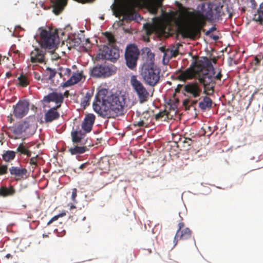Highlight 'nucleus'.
I'll return each mask as SVG.
<instances>
[{"label": "nucleus", "mask_w": 263, "mask_h": 263, "mask_svg": "<svg viewBox=\"0 0 263 263\" xmlns=\"http://www.w3.org/2000/svg\"><path fill=\"white\" fill-rule=\"evenodd\" d=\"M124 96L112 92L103 100L101 105L92 103L93 110L103 118H109L124 114L125 106Z\"/></svg>", "instance_id": "nucleus-1"}, {"label": "nucleus", "mask_w": 263, "mask_h": 263, "mask_svg": "<svg viewBox=\"0 0 263 263\" xmlns=\"http://www.w3.org/2000/svg\"><path fill=\"white\" fill-rule=\"evenodd\" d=\"M222 77L221 72L219 71L216 74L215 68H214L213 74L211 76V79L208 80L205 77L199 84L197 81H192L184 85L179 84L178 87H182L183 91L190 94L194 98L199 97L202 93L206 95H213L216 86L215 80H220Z\"/></svg>", "instance_id": "nucleus-2"}, {"label": "nucleus", "mask_w": 263, "mask_h": 263, "mask_svg": "<svg viewBox=\"0 0 263 263\" xmlns=\"http://www.w3.org/2000/svg\"><path fill=\"white\" fill-rule=\"evenodd\" d=\"M141 54L146 57L142 65L141 76L146 84L154 87L160 81V69L155 64V54L148 47L143 48Z\"/></svg>", "instance_id": "nucleus-3"}, {"label": "nucleus", "mask_w": 263, "mask_h": 263, "mask_svg": "<svg viewBox=\"0 0 263 263\" xmlns=\"http://www.w3.org/2000/svg\"><path fill=\"white\" fill-rule=\"evenodd\" d=\"M34 39L44 49H54L58 44V36L53 32L43 27H39Z\"/></svg>", "instance_id": "nucleus-4"}, {"label": "nucleus", "mask_w": 263, "mask_h": 263, "mask_svg": "<svg viewBox=\"0 0 263 263\" xmlns=\"http://www.w3.org/2000/svg\"><path fill=\"white\" fill-rule=\"evenodd\" d=\"M36 123L34 116H30L24 121L9 126L8 129L16 135H21L23 133L29 135L33 134L36 127Z\"/></svg>", "instance_id": "nucleus-5"}, {"label": "nucleus", "mask_w": 263, "mask_h": 263, "mask_svg": "<svg viewBox=\"0 0 263 263\" xmlns=\"http://www.w3.org/2000/svg\"><path fill=\"white\" fill-rule=\"evenodd\" d=\"M139 54L140 51L136 44H129L127 45L124 57L126 65L128 68L131 70L136 68Z\"/></svg>", "instance_id": "nucleus-6"}, {"label": "nucleus", "mask_w": 263, "mask_h": 263, "mask_svg": "<svg viewBox=\"0 0 263 263\" xmlns=\"http://www.w3.org/2000/svg\"><path fill=\"white\" fill-rule=\"evenodd\" d=\"M201 65L198 68L196 73V79L199 84L206 77L207 80L211 79V77L213 74L214 68L211 61L207 57H204L203 60L201 61Z\"/></svg>", "instance_id": "nucleus-7"}, {"label": "nucleus", "mask_w": 263, "mask_h": 263, "mask_svg": "<svg viewBox=\"0 0 263 263\" xmlns=\"http://www.w3.org/2000/svg\"><path fill=\"white\" fill-rule=\"evenodd\" d=\"M96 56V60H107L112 62H115L119 58V49L117 47L108 44L103 45L102 49Z\"/></svg>", "instance_id": "nucleus-8"}, {"label": "nucleus", "mask_w": 263, "mask_h": 263, "mask_svg": "<svg viewBox=\"0 0 263 263\" xmlns=\"http://www.w3.org/2000/svg\"><path fill=\"white\" fill-rule=\"evenodd\" d=\"M116 72V68L112 64H97L90 71V75L95 78H106Z\"/></svg>", "instance_id": "nucleus-9"}, {"label": "nucleus", "mask_w": 263, "mask_h": 263, "mask_svg": "<svg viewBox=\"0 0 263 263\" xmlns=\"http://www.w3.org/2000/svg\"><path fill=\"white\" fill-rule=\"evenodd\" d=\"M130 84L137 95L140 104L147 102L149 97V92L142 83L137 79L136 76H131Z\"/></svg>", "instance_id": "nucleus-10"}, {"label": "nucleus", "mask_w": 263, "mask_h": 263, "mask_svg": "<svg viewBox=\"0 0 263 263\" xmlns=\"http://www.w3.org/2000/svg\"><path fill=\"white\" fill-rule=\"evenodd\" d=\"M221 9L219 6L210 3L208 5L206 9H205L203 4L201 7L202 14L210 21L212 22L219 19Z\"/></svg>", "instance_id": "nucleus-11"}, {"label": "nucleus", "mask_w": 263, "mask_h": 263, "mask_svg": "<svg viewBox=\"0 0 263 263\" xmlns=\"http://www.w3.org/2000/svg\"><path fill=\"white\" fill-rule=\"evenodd\" d=\"M49 89L53 90V89L50 87ZM64 100V95L60 92L57 91H52L48 93V95L44 96L41 102L43 105V107H45V103H49L50 102H54L57 105L55 106L60 107L62 104L63 103Z\"/></svg>", "instance_id": "nucleus-12"}, {"label": "nucleus", "mask_w": 263, "mask_h": 263, "mask_svg": "<svg viewBox=\"0 0 263 263\" xmlns=\"http://www.w3.org/2000/svg\"><path fill=\"white\" fill-rule=\"evenodd\" d=\"M30 103L28 100H20L13 106V115L17 119H22L27 115L29 110Z\"/></svg>", "instance_id": "nucleus-13"}, {"label": "nucleus", "mask_w": 263, "mask_h": 263, "mask_svg": "<svg viewBox=\"0 0 263 263\" xmlns=\"http://www.w3.org/2000/svg\"><path fill=\"white\" fill-rule=\"evenodd\" d=\"M136 4L135 2L132 0H128L124 6V9L126 14L123 16V18L127 21H137L139 18L141 20V16L138 13H135L133 15H130L135 11Z\"/></svg>", "instance_id": "nucleus-14"}, {"label": "nucleus", "mask_w": 263, "mask_h": 263, "mask_svg": "<svg viewBox=\"0 0 263 263\" xmlns=\"http://www.w3.org/2000/svg\"><path fill=\"white\" fill-rule=\"evenodd\" d=\"M96 117L93 114H87L83 120L81 125L82 129L85 133H90L94 124Z\"/></svg>", "instance_id": "nucleus-15"}, {"label": "nucleus", "mask_w": 263, "mask_h": 263, "mask_svg": "<svg viewBox=\"0 0 263 263\" xmlns=\"http://www.w3.org/2000/svg\"><path fill=\"white\" fill-rule=\"evenodd\" d=\"M59 108L57 106H53L45 112L44 119L46 123H50L60 118V113L57 111Z\"/></svg>", "instance_id": "nucleus-16"}, {"label": "nucleus", "mask_w": 263, "mask_h": 263, "mask_svg": "<svg viewBox=\"0 0 263 263\" xmlns=\"http://www.w3.org/2000/svg\"><path fill=\"white\" fill-rule=\"evenodd\" d=\"M45 51L36 48L34 51L30 53V59L32 63H43L45 62Z\"/></svg>", "instance_id": "nucleus-17"}, {"label": "nucleus", "mask_w": 263, "mask_h": 263, "mask_svg": "<svg viewBox=\"0 0 263 263\" xmlns=\"http://www.w3.org/2000/svg\"><path fill=\"white\" fill-rule=\"evenodd\" d=\"M112 92L109 91L108 89L102 88L100 89L95 96L93 103H96L99 106L101 105L103 100L105 99Z\"/></svg>", "instance_id": "nucleus-18"}, {"label": "nucleus", "mask_w": 263, "mask_h": 263, "mask_svg": "<svg viewBox=\"0 0 263 263\" xmlns=\"http://www.w3.org/2000/svg\"><path fill=\"white\" fill-rule=\"evenodd\" d=\"M53 8V12L56 15L60 14L67 4V0H50Z\"/></svg>", "instance_id": "nucleus-19"}, {"label": "nucleus", "mask_w": 263, "mask_h": 263, "mask_svg": "<svg viewBox=\"0 0 263 263\" xmlns=\"http://www.w3.org/2000/svg\"><path fill=\"white\" fill-rule=\"evenodd\" d=\"M9 170L12 176L18 178H23L27 173V169L21 166H11Z\"/></svg>", "instance_id": "nucleus-20"}, {"label": "nucleus", "mask_w": 263, "mask_h": 263, "mask_svg": "<svg viewBox=\"0 0 263 263\" xmlns=\"http://www.w3.org/2000/svg\"><path fill=\"white\" fill-rule=\"evenodd\" d=\"M205 95L198 104L199 107L203 111L211 109L213 103L212 100L209 97L210 95Z\"/></svg>", "instance_id": "nucleus-21"}, {"label": "nucleus", "mask_w": 263, "mask_h": 263, "mask_svg": "<svg viewBox=\"0 0 263 263\" xmlns=\"http://www.w3.org/2000/svg\"><path fill=\"white\" fill-rule=\"evenodd\" d=\"M88 149L86 146L74 145L68 149V152L71 155L82 154L85 153Z\"/></svg>", "instance_id": "nucleus-22"}, {"label": "nucleus", "mask_w": 263, "mask_h": 263, "mask_svg": "<svg viewBox=\"0 0 263 263\" xmlns=\"http://www.w3.org/2000/svg\"><path fill=\"white\" fill-rule=\"evenodd\" d=\"M68 40L69 44L75 47L79 46L82 42L81 37L76 34L68 35Z\"/></svg>", "instance_id": "nucleus-23"}, {"label": "nucleus", "mask_w": 263, "mask_h": 263, "mask_svg": "<svg viewBox=\"0 0 263 263\" xmlns=\"http://www.w3.org/2000/svg\"><path fill=\"white\" fill-rule=\"evenodd\" d=\"M15 192V191L13 186H11L9 187L2 186L0 188V196L4 197L12 196Z\"/></svg>", "instance_id": "nucleus-24"}, {"label": "nucleus", "mask_w": 263, "mask_h": 263, "mask_svg": "<svg viewBox=\"0 0 263 263\" xmlns=\"http://www.w3.org/2000/svg\"><path fill=\"white\" fill-rule=\"evenodd\" d=\"M94 90L93 89L87 91L81 102V106L83 108H85L86 106L89 105V100L93 95Z\"/></svg>", "instance_id": "nucleus-25"}, {"label": "nucleus", "mask_w": 263, "mask_h": 263, "mask_svg": "<svg viewBox=\"0 0 263 263\" xmlns=\"http://www.w3.org/2000/svg\"><path fill=\"white\" fill-rule=\"evenodd\" d=\"M18 84L22 87L27 86L29 83L28 76L26 74L22 73L17 78Z\"/></svg>", "instance_id": "nucleus-26"}, {"label": "nucleus", "mask_w": 263, "mask_h": 263, "mask_svg": "<svg viewBox=\"0 0 263 263\" xmlns=\"http://www.w3.org/2000/svg\"><path fill=\"white\" fill-rule=\"evenodd\" d=\"M257 16L255 15V20L256 21L258 22L260 24L263 25V2L259 5V8L257 10Z\"/></svg>", "instance_id": "nucleus-27"}, {"label": "nucleus", "mask_w": 263, "mask_h": 263, "mask_svg": "<svg viewBox=\"0 0 263 263\" xmlns=\"http://www.w3.org/2000/svg\"><path fill=\"white\" fill-rule=\"evenodd\" d=\"M15 152L13 151H7L2 155L3 159L6 162H9L14 159Z\"/></svg>", "instance_id": "nucleus-28"}, {"label": "nucleus", "mask_w": 263, "mask_h": 263, "mask_svg": "<svg viewBox=\"0 0 263 263\" xmlns=\"http://www.w3.org/2000/svg\"><path fill=\"white\" fill-rule=\"evenodd\" d=\"M77 133V132H71V136L72 142L73 143L77 144H80L81 145L85 144V143L83 142V139L84 138L79 136V135H78Z\"/></svg>", "instance_id": "nucleus-29"}, {"label": "nucleus", "mask_w": 263, "mask_h": 263, "mask_svg": "<svg viewBox=\"0 0 263 263\" xmlns=\"http://www.w3.org/2000/svg\"><path fill=\"white\" fill-rule=\"evenodd\" d=\"M191 236V231L190 229L186 228L181 231L180 238L182 239H187Z\"/></svg>", "instance_id": "nucleus-30"}, {"label": "nucleus", "mask_w": 263, "mask_h": 263, "mask_svg": "<svg viewBox=\"0 0 263 263\" xmlns=\"http://www.w3.org/2000/svg\"><path fill=\"white\" fill-rule=\"evenodd\" d=\"M261 55L256 56L254 58V59L251 62V64L252 65V66H255V67L253 68L254 70H256V67L259 65L261 60Z\"/></svg>", "instance_id": "nucleus-31"}, {"label": "nucleus", "mask_w": 263, "mask_h": 263, "mask_svg": "<svg viewBox=\"0 0 263 263\" xmlns=\"http://www.w3.org/2000/svg\"><path fill=\"white\" fill-rule=\"evenodd\" d=\"M46 70L49 72V76L47 79L49 80H52L57 73V71L55 69H52L50 67H47L46 68Z\"/></svg>", "instance_id": "nucleus-32"}, {"label": "nucleus", "mask_w": 263, "mask_h": 263, "mask_svg": "<svg viewBox=\"0 0 263 263\" xmlns=\"http://www.w3.org/2000/svg\"><path fill=\"white\" fill-rule=\"evenodd\" d=\"M75 84L79 83L81 80V74L80 73H73L71 77Z\"/></svg>", "instance_id": "nucleus-33"}, {"label": "nucleus", "mask_w": 263, "mask_h": 263, "mask_svg": "<svg viewBox=\"0 0 263 263\" xmlns=\"http://www.w3.org/2000/svg\"><path fill=\"white\" fill-rule=\"evenodd\" d=\"M75 84L74 81H73L72 79L70 78L68 80H67L65 83H63L62 86L63 87H67L69 86H71Z\"/></svg>", "instance_id": "nucleus-34"}, {"label": "nucleus", "mask_w": 263, "mask_h": 263, "mask_svg": "<svg viewBox=\"0 0 263 263\" xmlns=\"http://www.w3.org/2000/svg\"><path fill=\"white\" fill-rule=\"evenodd\" d=\"M7 165L0 164V175L5 174L7 173Z\"/></svg>", "instance_id": "nucleus-35"}, {"label": "nucleus", "mask_w": 263, "mask_h": 263, "mask_svg": "<svg viewBox=\"0 0 263 263\" xmlns=\"http://www.w3.org/2000/svg\"><path fill=\"white\" fill-rule=\"evenodd\" d=\"M172 52V51H169V50L165 51L163 53V58H168V60H169L170 58L173 57V53H171Z\"/></svg>", "instance_id": "nucleus-36"}, {"label": "nucleus", "mask_w": 263, "mask_h": 263, "mask_svg": "<svg viewBox=\"0 0 263 263\" xmlns=\"http://www.w3.org/2000/svg\"><path fill=\"white\" fill-rule=\"evenodd\" d=\"M17 151L22 154H24L26 152V148L23 143H21L17 148Z\"/></svg>", "instance_id": "nucleus-37"}, {"label": "nucleus", "mask_w": 263, "mask_h": 263, "mask_svg": "<svg viewBox=\"0 0 263 263\" xmlns=\"http://www.w3.org/2000/svg\"><path fill=\"white\" fill-rule=\"evenodd\" d=\"M66 215V212H63L57 215H55L54 216H53L52 218H51V221H55L57 220H58V219L59 218V217H62Z\"/></svg>", "instance_id": "nucleus-38"}, {"label": "nucleus", "mask_w": 263, "mask_h": 263, "mask_svg": "<svg viewBox=\"0 0 263 263\" xmlns=\"http://www.w3.org/2000/svg\"><path fill=\"white\" fill-rule=\"evenodd\" d=\"M72 132H77V134L78 135H79V136L82 137L83 138H84V137L85 136V134L86 133L84 130L82 131L81 130H78V129H76V130L73 129Z\"/></svg>", "instance_id": "nucleus-39"}, {"label": "nucleus", "mask_w": 263, "mask_h": 263, "mask_svg": "<svg viewBox=\"0 0 263 263\" xmlns=\"http://www.w3.org/2000/svg\"><path fill=\"white\" fill-rule=\"evenodd\" d=\"M60 70H63V72L64 75L69 76L71 72V69L68 68H60Z\"/></svg>", "instance_id": "nucleus-40"}, {"label": "nucleus", "mask_w": 263, "mask_h": 263, "mask_svg": "<svg viewBox=\"0 0 263 263\" xmlns=\"http://www.w3.org/2000/svg\"><path fill=\"white\" fill-rule=\"evenodd\" d=\"M77 190L76 188H73L72 190V194H71V200L73 201H76V198L77 197Z\"/></svg>", "instance_id": "nucleus-41"}, {"label": "nucleus", "mask_w": 263, "mask_h": 263, "mask_svg": "<svg viewBox=\"0 0 263 263\" xmlns=\"http://www.w3.org/2000/svg\"><path fill=\"white\" fill-rule=\"evenodd\" d=\"M216 30V28L215 26H212L211 28H210L208 30H207L205 32V35L208 36H210V34L215 31Z\"/></svg>", "instance_id": "nucleus-42"}, {"label": "nucleus", "mask_w": 263, "mask_h": 263, "mask_svg": "<svg viewBox=\"0 0 263 263\" xmlns=\"http://www.w3.org/2000/svg\"><path fill=\"white\" fill-rule=\"evenodd\" d=\"M184 143H186L189 146L191 145L192 140L190 138H186L183 142Z\"/></svg>", "instance_id": "nucleus-43"}, {"label": "nucleus", "mask_w": 263, "mask_h": 263, "mask_svg": "<svg viewBox=\"0 0 263 263\" xmlns=\"http://www.w3.org/2000/svg\"><path fill=\"white\" fill-rule=\"evenodd\" d=\"M210 36L215 41H218L219 39V36L217 35L212 34Z\"/></svg>", "instance_id": "nucleus-44"}, {"label": "nucleus", "mask_w": 263, "mask_h": 263, "mask_svg": "<svg viewBox=\"0 0 263 263\" xmlns=\"http://www.w3.org/2000/svg\"><path fill=\"white\" fill-rule=\"evenodd\" d=\"M144 125V122L143 120H141L137 123V124H135V126H138L139 127H142Z\"/></svg>", "instance_id": "nucleus-45"}, {"label": "nucleus", "mask_w": 263, "mask_h": 263, "mask_svg": "<svg viewBox=\"0 0 263 263\" xmlns=\"http://www.w3.org/2000/svg\"><path fill=\"white\" fill-rule=\"evenodd\" d=\"M169 51H172V52L171 53H173V57H175L176 53H177L178 49H177V48H174V49H172L171 50H169Z\"/></svg>", "instance_id": "nucleus-46"}, {"label": "nucleus", "mask_w": 263, "mask_h": 263, "mask_svg": "<svg viewBox=\"0 0 263 263\" xmlns=\"http://www.w3.org/2000/svg\"><path fill=\"white\" fill-rule=\"evenodd\" d=\"M168 62H169V60H168V58H163L162 63H163V65H167L168 63Z\"/></svg>", "instance_id": "nucleus-47"}, {"label": "nucleus", "mask_w": 263, "mask_h": 263, "mask_svg": "<svg viewBox=\"0 0 263 263\" xmlns=\"http://www.w3.org/2000/svg\"><path fill=\"white\" fill-rule=\"evenodd\" d=\"M34 78L37 80H41V77L40 76V74L37 73V72H34Z\"/></svg>", "instance_id": "nucleus-48"}, {"label": "nucleus", "mask_w": 263, "mask_h": 263, "mask_svg": "<svg viewBox=\"0 0 263 263\" xmlns=\"http://www.w3.org/2000/svg\"><path fill=\"white\" fill-rule=\"evenodd\" d=\"M256 93V91H255L251 96V97L249 99V105H250L252 102V101H253V99H254V96L255 95V93Z\"/></svg>", "instance_id": "nucleus-49"}, {"label": "nucleus", "mask_w": 263, "mask_h": 263, "mask_svg": "<svg viewBox=\"0 0 263 263\" xmlns=\"http://www.w3.org/2000/svg\"><path fill=\"white\" fill-rule=\"evenodd\" d=\"M87 165V163H83L80 166H79V168L80 169H83L85 166Z\"/></svg>", "instance_id": "nucleus-50"}, {"label": "nucleus", "mask_w": 263, "mask_h": 263, "mask_svg": "<svg viewBox=\"0 0 263 263\" xmlns=\"http://www.w3.org/2000/svg\"><path fill=\"white\" fill-rule=\"evenodd\" d=\"M186 78H187V79H189V80L192 79V78H193L192 75V74H189L188 76H186Z\"/></svg>", "instance_id": "nucleus-51"}, {"label": "nucleus", "mask_w": 263, "mask_h": 263, "mask_svg": "<svg viewBox=\"0 0 263 263\" xmlns=\"http://www.w3.org/2000/svg\"><path fill=\"white\" fill-rule=\"evenodd\" d=\"M178 226H179V230H180L181 229V228H182L184 226L183 223H179L178 224Z\"/></svg>", "instance_id": "nucleus-52"}, {"label": "nucleus", "mask_w": 263, "mask_h": 263, "mask_svg": "<svg viewBox=\"0 0 263 263\" xmlns=\"http://www.w3.org/2000/svg\"><path fill=\"white\" fill-rule=\"evenodd\" d=\"M17 29H23V28L20 26H16L15 27V30H17Z\"/></svg>", "instance_id": "nucleus-53"}, {"label": "nucleus", "mask_w": 263, "mask_h": 263, "mask_svg": "<svg viewBox=\"0 0 263 263\" xmlns=\"http://www.w3.org/2000/svg\"><path fill=\"white\" fill-rule=\"evenodd\" d=\"M11 257H12V255L10 254H7L5 256V257L7 258H9Z\"/></svg>", "instance_id": "nucleus-54"}, {"label": "nucleus", "mask_w": 263, "mask_h": 263, "mask_svg": "<svg viewBox=\"0 0 263 263\" xmlns=\"http://www.w3.org/2000/svg\"><path fill=\"white\" fill-rule=\"evenodd\" d=\"M75 208H76V206H75L74 205L71 204V205H70V210H73V209H74Z\"/></svg>", "instance_id": "nucleus-55"}, {"label": "nucleus", "mask_w": 263, "mask_h": 263, "mask_svg": "<svg viewBox=\"0 0 263 263\" xmlns=\"http://www.w3.org/2000/svg\"><path fill=\"white\" fill-rule=\"evenodd\" d=\"M251 3H252V5L254 6H255L256 5V3H255V1L254 0H252L251 1Z\"/></svg>", "instance_id": "nucleus-56"}, {"label": "nucleus", "mask_w": 263, "mask_h": 263, "mask_svg": "<svg viewBox=\"0 0 263 263\" xmlns=\"http://www.w3.org/2000/svg\"><path fill=\"white\" fill-rule=\"evenodd\" d=\"M110 8L114 10L115 9V5L114 3L112 4V5L110 6Z\"/></svg>", "instance_id": "nucleus-57"}, {"label": "nucleus", "mask_w": 263, "mask_h": 263, "mask_svg": "<svg viewBox=\"0 0 263 263\" xmlns=\"http://www.w3.org/2000/svg\"><path fill=\"white\" fill-rule=\"evenodd\" d=\"M190 68H187L185 71H184V74H186L187 73H188L189 71H190Z\"/></svg>", "instance_id": "nucleus-58"}, {"label": "nucleus", "mask_w": 263, "mask_h": 263, "mask_svg": "<svg viewBox=\"0 0 263 263\" xmlns=\"http://www.w3.org/2000/svg\"><path fill=\"white\" fill-rule=\"evenodd\" d=\"M53 221H51V219L48 222L47 224L49 225Z\"/></svg>", "instance_id": "nucleus-59"}, {"label": "nucleus", "mask_w": 263, "mask_h": 263, "mask_svg": "<svg viewBox=\"0 0 263 263\" xmlns=\"http://www.w3.org/2000/svg\"><path fill=\"white\" fill-rule=\"evenodd\" d=\"M41 6L42 7L44 8V9H46V8L44 7V4L43 3L41 4Z\"/></svg>", "instance_id": "nucleus-60"}, {"label": "nucleus", "mask_w": 263, "mask_h": 263, "mask_svg": "<svg viewBox=\"0 0 263 263\" xmlns=\"http://www.w3.org/2000/svg\"><path fill=\"white\" fill-rule=\"evenodd\" d=\"M12 36H15V33L13 32L12 34Z\"/></svg>", "instance_id": "nucleus-61"}, {"label": "nucleus", "mask_w": 263, "mask_h": 263, "mask_svg": "<svg viewBox=\"0 0 263 263\" xmlns=\"http://www.w3.org/2000/svg\"><path fill=\"white\" fill-rule=\"evenodd\" d=\"M229 60H230V61L233 62V59H232V58H229Z\"/></svg>", "instance_id": "nucleus-62"}, {"label": "nucleus", "mask_w": 263, "mask_h": 263, "mask_svg": "<svg viewBox=\"0 0 263 263\" xmlns=\"http://www.w3.org/2000/svg\"><path fill=\"white\" fill-rule=\"evenodd\" d=\"M85 219H86V217H84L83 218V219H82V220H83V221H84V220H85Z\"/></svg>", "instance_id": "nucleus-63"}, {"label": "nucleus", "mask_w": 263, "mask_h": 263, "mask_svg": "<svg viewBox=\"0 0 263 263\" xmlns=\"http://www.w3.org/2000/svg\"><path fill=\"white\" fill-rule=\"evenodd\" d=\"M100 18H101V19H102V20H104V17H103V16H101V17H100Z\"/></svg>", "instance_id": "nucleus-64"}]
</instances>
